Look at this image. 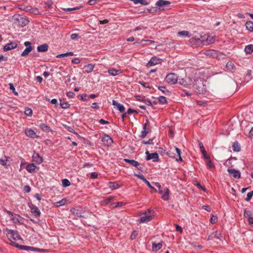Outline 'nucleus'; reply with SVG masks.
Wrapping results in <instances>:
<instances>
[{
    "mask_svg": "<svg viewBox=\"0 0 253 253\" xmlns=\"http://www.w3.org/2000/svg\"><path fill=\"white\" fill-rule=\"evenodd\" d=\"M62 185L64 187H68L71 185V182H70V181L66 178L62 179Z\"/></svg>",
    "mask_w": 253,
    "mask_h": 253,
    "instance_id": "nucleus-44",
    "label": "nucleus"
},
{
    "mask_svg": "<svg viewBox=\"0 0 253 253\" xmlns=\"http://www.w3.org/2000/svg\"><path fill=\"white\" fill-rule=\"evenodd\" d=\"M73 55H74V53L73 52H67L65 53H62V54H58L56 56V57L57 58H61V57H66V56H72Z\"/></svg>",
    "mask_w": 253,
    "mask_h": 253,
    "instance_id": "nucleus-39",
    "label": "nucleus"
},
{
    "mask_svg": "<svg viewBox=\"0 0 253 253\" xmlns=\"http://www.w3.org/2000/svg\"><path fill=\"white\" fill-rule=\"evenodd\" d=\"M32 6H22L20 8V9L25 11V12H30V11H31V9H32Z\"/></svg>",
    "mask_w": 253,
    "mask_h": 253,
    "instance_id": "nucleus-48",
    "label": "nucleus"
},
{
    "mask_svg": "<svg viewBox=\"0 0 253 253\" xmlns=\"http://www.w3.org/2000/svg\"><path fill=\"white\" fill-rule=\"evenodd\" d=\"M194 185H196L198 188L202 189L203 191H206V189L205 186H202L200 183L196 182L195 183H194Z\"/></svg>",
    "mask_w": 253,
    "mask_h": 253,
    "instance_id": "nucleus-56",
    "label": "nucleus"
},
{
    "mask_svg": "<svg viewBox=\"0 0 253 253\" xmlns=\"http://www.w3.org/2000/svg\"><path fill=\"white\" fill-rule=\"evenodd\" d=\"M226 57V54L217 51V56H216L215 58L217 59L218 60H223L225 59Z\"/></svg>",
    "mask_w": 253,
    "mask_h": 253,
    "instance_id": "nucleus-38",
    "label": "nucleus"
},
{
    "mask_svg": "<svg viewBox=\"0 0 253 253\" xmlns=\"http://www.w3.org/2000/svg\"><path fill=\"white\" fill-rule=\"evenodd\" d=\"M247 54H251L253 52V44H249L247 45L244 49Z\"/></svg>",
    "mask_w": 253,
    "mask_h": 253,
    "instance_id": "nucleus-35",
    "label": "nucleus"
},
{
    "mask_svg": "<svg viewBox=\"0 0 253 253\" xmlns=\"http://www.w3.org/2000/svg\"><path fill=\"white\" fill-rule=\"evenodd\" d=\"M169 189L167 188L165 189L164 193H163L161 198L165 201H168L169 199Z\"/></svg>",
    "mask_w": 253,
    "mask_h": 253,
    "instance_id": "nucleus-30",
    "label": "nucleus"
},
{
    "mask_svg": "<svg viewBox=\"0 0 253 253\" xmlns=\"http://www.w3.org/2000/svg\"><path fill=\"white\" fill-rule=\"evenodd\" d=\"M94 66L95 65L92 63L85 65L84 68L85 69V72L87 73H91L93 71Z\"/></svg>",
    "mask_w": 253,
    "mask_h": 253,
    "instance_id": "nucleus-27",
    "label": "nucleus"
},
{
    "mask_svg": "<svg viewBox=\"0 0 253 253\" xmlns=\"http://www.w3.org/2000/svg\"><path fill=\"white\" fill-rule=\"evenodd\" d=\"M162 60L159 58L157 57L156 56L152 57L149 61L147 63L146 66L147 67H149L156 64L161 63Z\"/></svg>",
    "mask_w": 253,
    "mask_h": 253,
    "instance_id": "nucleus-11",
    "label": "nucleus"
},
{
    "mask_svg": "<svg viewBox=\"0 0 253 253\" xmlns=\"http://www.w3.org/2000/svg\"><path fill=\"white\" fill-rule=\"evenodd\" d=\"M113 199V197H109L106 199H105L104 200V202L106 204H109V203H110Z\"/></svg>",
    "mask_w": 253,
    "mask_h": 253,
    "instance_id": "nucleus-64",
    "label": "nucleus"
},
{
    "mask_svg": "<svg viewBox=\"0 0 253 253\" xmlns=\"http://www.w3.org/2000/svg\"><path fill=\"white\" fill-rule=\"evenodd\" d=\"M123 185V182L121 181L109 182L107 183L108 187L112 190H116Z\"/></svg>",
    "mask_w": 253,
    "mask_h": 253,
    "instance_id": "nucleus-10",
    "label": "nucleus"
},
{
    "mask_svg": "<svg viewBox=\"0 0 253 253\" xmlns=\"http://www.w3.org/2000/svg\"><path fill=\"white\" fill-rule=\"evenodd\" d=\"M9 88L10 90H12L13 92V93L16 94V95H17L18 93L17 92H16L15 90V87L13 84L12 83H9Z\"/></svg>",
    "mask_w": 253,
    "mask_h": 253,
    "instance_id": "nucleus-61",
    "label": "nucleus"
},
{
    "mask_svg": "<svg viewBox=\"0 0 253 253\" xmlns=\"http://www.w3.org/2000/svg\"><path fill=\"white\" fill-rule=\"evenodd\" d=\"M124 161L131 165L136 167L138 170L143 171V168L140 166V163L134 160H129L128 159H124Z\"/></svg>",
    "mask_w": 253,
    "mask_h": 253,
    "instance_id": "nucleus-12",
    "label": "nucleus"
},
{
    "mask_svg": "<svg viewBox=\"0 0 253 253\" xmlns=\"http://www.w3.org/2000/svg\"><path fill=\"white\" fill-rule=\"evenodd\" d=\"M108 73L113 76H116L122 73V71L121 70H117L116 69L111 68L108 70Z\"/></svg>",
    "mask_w": 253,
    "mask_h": 253,
    "instance_id": "nucleus-22",
    "label": "nucleus"
},
{
    "mask_svg": "<svg viewBox=\"0 0 253 253\" xmlns=\"http://www.w3.org/2000/svg\"><path fill=\"white\" fill-rule=\"evenodd\" d=\"M199 146L200 147V150L203 155L204 158L205 159H210V157L209 155H208L205 149L204 146L202 143V142L199 141Z\"/></svg>",
    "mask_w": 253,
    "mask_h": 253,
    "instance_id": "nucleus-18",
    "label": "nucleus"
},
{
    "mask_svg": "<svg viewBox=\"0 0 253 253\" xmlns=\"http://www.w3.org/2000/svg\"><path fill=\"white\" fill-rule=\"evenodd\" d=\"M30 13H33L34 14H39L40 13L39 10L36 7H32Z\"/></svg>",
    "mask_w": 253,
    "mask_h": 253,
    "instance_id": "nucleus-57",
    "label": "nucleus"
},
{
    "mask_svg": "<svg viewBox=\"0 0 253 253\" xmlns=\"http://www.w3.org/2000/svg\"><path fill=\"white\" fill-rule=\"evenodd\" d=\"M150 131V128H148V130H142L141 132V135L140 137L142 138H145L146 135L149 133Z\"/></svg>",
    "mask_w": 253,
    "mask_h": 253,
    "instance_id": "nucleus-47",
    "label": "nucleus"
},
{
    "mask_svg": "<svg viewBox=\"0 0 253 253\" xmlns=\"http://www.w3.org/2000/svg\"><path fill=\"white\" fill-rule=\"evenodd\" d=\"M101 141L105 146L110 147L113 143V140L109 135L104 134L101 137Z\"/></svg>",
    "mask_w": 253,
    "mask_h": 253,
    "instance_id": "nucleus-5",
    "label": "nucleus"
},
{
    "mask_svg": "<svg viewBox=\"0 0 253 253\" xmlns=\"http://www.w3.org/2000/svg\"><path fill=\"white\" fill-rule=\"evenodd\" d=\"M28 206L31 209V212L36 217H39L41 215V211L38 208L32 203H29Z\"/></svg>",
    "mask_w": 253,
    "mask_h": 253,
    "instance_id": "nucleus-8",
    "label": "nucleus"
},
{
    "mask_svg": "<svg viewBox=\"0 0 253 253\" xmlns=\"http://www.w3.org/2000/svg\"><path fill=\"white\" fill-rule=\"evenodd\" d=\"M11 234L12 236H13V240H19L22 239L18 231L11 230Z\"/></svg>",
    "mask_w": 253,
    "mask_h": 253,
    "instance_id": "nucleus-26",
    "label": "nucleus"
},
{
    "mask_svg": "<svg viewBox=\"0 0 253 253\" xmlns=\"http://www.w3.org/2000/svg\"><path fill=\"white\" fill-rule=\"evenodd\" d=\"M17 46V44L15 42H11L10 43H7L3 47V50L7 51L13 49L15 48Z\"/></svg>",
    "mask_w": 253,
    "mask_h": 253,
    "instance_id": "nucleus-16",
    "label": "nucleus"
},
{
    "mask_svg": "<svg viewBox=\"0 0 253 253\" xmlns=\"http://www.w3.org/2000/svg\"><path fill=\"white\" fill-rule=\"evenodd\" d=\"M112 104L113 105L116 106L117 109L121 113H123L125 111V108L124 105L122 104L119 103L116 101L113 100L112 101Z\"/></svg>",
    "mask_w": 253,
    "mask_h": 253,
    "instance_id": "nucleus-20",
    "label": "nucleus"
},
{
    "mask_svg": "<svg viewBox=\"0 0 253 253\" xmlns=\"http://www.w3.org/2000/svg\"><path fill=\"white\" fill-rule=\"evenodd\" d=\"M146 155V160L149 161L150 160H153V162H158L160 161L159 155L157 153H150L148 151L145 152Z\"/></svg>",
    "mask_w": 253,
    "mask_h": 253,
    "instance_id": "nucleus-7",
    "label": "nucleus"
},
{
    "mask_svg": "<svg viewBox=\"0 0 253 253\" xmlns=\"http://www.w3.org/2000/svg\"><path fill=\"white\" fill-rule=\"evenodd\" d=\"M24 191L26 193H29L31 190V187L29 185H25L23 188Z\"/></svg>",
    "mask_w": 253,
    "mask_h": 253,
    "instance_id": "nucleus-62",
    "label": "nucleus"
},
{
    "mask_svg": "<svg viewBox=\"0 0 253 253\" xmlns=\"http://www.w3.org/2000/svg\"><path fill=\"white\" fill-rule=\"evenodd\" d=\"M247 30L250 32H253V22L252 21H248L245 24Z\"/></svg>",
    "mask_w": 253,
    "mask_h": 253,
    "instance_id": "nucleus-29",
    "label": "nucleus"
},
{
    "mask_svg": "<svg viewBox=\"0 0 253 253\" xmlns=\"http://www.w3.org/2000/svg\"><path fill=\"white\" fill-rule=\"evenodd\" d=\"M60 106L63 109H68L70 107V105L67 102H63L61 100H60Z\"/></svg>",
    "mask_w": 253,
    "mask_h": 253,
    "instance_id": "nucleus-42",
    "label": "nucleus"
},
{
    "mask_svg": "<svg viewBox=\"0 0 253 253\" xmlns=\"http://www.w3.org/2000/svg\"><path fill=\"white\" fill-rule=\"evenodd\" d=\"M156 186L159 189V193L161 194H163V190L162 189V187L160 185V184L158 182L155 183Z\"/></svg>",
    "mask_w": 253,
    "mask_h": 253,
    "instance_id": "nucleus-59",
    "label": "nucleus"
},
{
    "mask_svg": "<svg viewBox=\"0 0 253 253\" xmlns=\"http://www.w3.org/2000/svg\"><path fill=\"white\" fill-rule=\"evenodd\" d=\"M37 166L33 163L29 164L27 165L26 169L30 173H32L35 171Z\"/></svg>",
    "mask_w": 253,
    "mask_h": 253,
    "instance_id": "nucleus-21",
    "label": "nucleus"
},
{
    "mask_svg": "<svg viewBox=\"0 0 253 253\" xmlns=\"http://www.w3.org/2000/svg\"><path fill=\"white\" fill-rule=\"evenodd\" d=\"M39 127L42 131L46 132H48L51 130L50 127L44 123H41L39 125Z\"/></svg>",
    "mask_w": 253,
    "mask_h": 253,
    "instance_id": "nucleus-25",
    "label": "nucleus"
},
{
    "mask_svg": "<svg viewBox=\"0 0 253 253\" xmlns=\"http://www.w3.org/2000/svg\"><path fill=\"white\" fill-rule=\"evenodd\" d=\"M253 196V191H252L247 194V197L245 199V200L247 202L249 201L252 199Z\"/></svg>",
    "mask_w": 253,
    "mask_h": 253,
    "instance_id": "nucleus-54",
    "label": "nucleus"
},
{
    "mask_svg": "<svg viewBox=\"0 0 253 253\" xmlns=\"http://www.w3.org/2000/svg\"><path fill=\"white\" fill-rule=\"evenodd\" d=\"M25 134L26 136L32 138L38 137V136L36 135L35 132L31 129H26L25 130Z\"/></svg>",
    "mask_w": 253,
    "mask_h": 253,
    "instance_id": "nucleus-19",
    "label": "nucleus"
},
{
    "mask_svg": "<svg viewBox=\"0 0 253 253\" xmlns=\"http://www.w3.org/2000/svg\"><path fill=\"white\" fill-rule=\"evenodd\" d=\"M70 211L73 215L77 217H85L84 215L85 212V211L81 206H77L72 208L70 209Z\"/></svg>",
    "mask_w": 253,
    "mask_h": 253,
    "instance_id": "nucleus-3",
    "label": "nucleus"
},
{
    "mask_svg": "<svg viewBox=\"0 0 253 253\" xmlns=\"http://www.w3.org/2000/svg\"><path fill=\"white\" fill-rule=\"evenodd\" d=\"M202 40L200 38L193 37L189 40V43L192 46L197 47L202 43Z\"/></svg>",
    "mask_w": 253,
    "mask_h": 253,
    "instance_id": "nucleus-13",
    "label": "nucleus"
},
{
    "mask_svg": "<svg viewBox=\"0 0 253 253\" xmlns=\"http://www.w3.org/2000/svg\"><path fill=\"white\" fill-rule=\"evenodd\" d=\"M217 222V216L213 215V214H211V219H210V222L211 224H215Z\"/></svg>",
    "mask_w": 253,
    "mask_h": 253,
    "instance_id": "nucleus-52",
    "label": "nucleus"
},
{
    "mask_svg": "<svg viewBox=\"0 0 253 253\" xmlns=\"http://www.w3.org/2000/svg\"><path fill=\"white\" fill-rule=\"evenodd\" d=\"M212 233L213 234L214 238H217L220 241L221 240L222 237L221 234L220 232L216 231L214 232H212Z\"/></svg>",
    "mask_w": 253,
    "mask_h": 253,
    "instance_id": "nucleus-46",
    "label": "nucleus"
},
{
    "mask_svg": "<svg viewBox=\"0 0 253 253\" xmlns=\"http://www.w3.org/2000/svg\"><path fill=\"white\" fill-rule=\"evenodd\" d=\"M217 51L214 49H208L205 51V54L207 56L215 58L217 56Z\"/></svg>",
    "mask_w": 253,
    "mask_h": 253,
    "instance_id": "nucleus-17",
    "label": "nucleus"
},
{
    "mask_svg": "<svg viewBox=\"0 0 253 253\" xmlns=\"http://www.w3.org/2000/svg\"><path fill=\"white\" fill-rule=\"evenodd\" d=\"M134 176H136L138 178L141 179L143 181H146V179L144 177L143 175L141 174H134Z\"/></svg>",
    "mask_w": 253,
    "mask_h": 253,
    "instance_id": "nucleus-58",
    "label": "nucleus"
},
{
    "mask_svg": "<svg viewBox=\"0 0 253 253\" xmlns=\"http://www.w3.org/2000/svg\"><path fill=\"white\" fill-rule=\"evenodd\" d=\"M32 160L37 164H40L43 162V158L39 153L34 152L32 156Z\"/></svg>",
    "mask_w": 253,
    "mask_h": 253,
    "instance_id": "nucleus-15",
    "label": "nucleus"
},
{
    "mask_svg": "<svg viewBox=\"0 0 253 253\" xmlns=\"http://www.w3.org/2000/svg\"><path fill=\"white\" fill-rule=\"evenodd\" d=\"M33 50V48L31 46L27 47L26 49L22 52L21 56L23 57H25L27 56L30 52L32 51Z\"/></svg>",
    "mask_w": 253,
    "mask_h": 253,
    "instance_id": "nucleus-31",
    "label": "nucleus"
},
{
    "mask_svg": "<svg viewBox=\"0 0 253 253\" xmlns=\"http://www.w3.org/2000/svg\"><path fill=\"white\" fill-rule=\"evenodd\" d=\"M144 214H145V216L141 217L139 219V221L140 223H147L148 221H151L154 218V215H147V212L145 211L143 213Z\"/></svg>",
    "mask_w": 253,
    "mask_h": 253,
    "instance_id": "nucleus-14",
    "label": "nucleus"
},
{
    "mask_svg": "<svg viewBox=\"0 0 253 253\" xmlns=\"http://www.w3.org/2000/svg\"><path fill=\"white\" fill-rule=\"evenodd\" d=\"M207 161L206 162V165H207V167H208V168L210 169H212L214 168V166L213 163L211 162V161L210 159H207Z\"/></svg>",
    "mask_w": 253,
    "mask_h": 253,
    "instance_id": "nucleus-43",
    "label": "nucleus"
},
{
    "mask_svg": "<svg viewBox=\"0 0 253 253\" xmlns=\"http://www.w3.org/2000/svg\"><path fill=\"white\" fill-rule=\"evenodd\" d=\"M178 35L180 36L190 37L191 35L187 31H182L178 33Z\"/></svg>",
    "mask_w": 253,
    "mask_h": 253,
    "instance_id": "nucleus-40",
    "label": "nucleus"
},
{
    "mask_svg": "<svg viewBox=\"0 0 253 253\" xmlns=\"http://www.w3.org/2000/svg\"><path fill=\"white\" fill-rule=\"evenodd\" d=\"M66 95L69 98H74L75 96V93L72 91L67 92Z\"/></svg>",
    "mask_w": 253,
    "mask_h": 253,
    "instance_id": "nucleus-63",
    "label": "nucleus"
},
{
    "mask_svg": "<svg viewBox=\"0 0 253 253\" xmlns=\"http://www.w3.org/2000/svg\"><path fill=\"white\" fill-rule=\"evenodd\" d=\"M33 114V111L31 109L27 108L25 110V114L27 116H31Z\"/></svg>",
    "mask_w": 253,
    "mask_h": 253,
    "instance_id": "nucleus-53",
    "label": "nucleus"
},
{
    "mask_svg": "<svg viewBox=\"0 0 253 253\" xmlns=\"http://www.w3.org/2000/svg\"><path fill=\"white\" fill-rule=\"evenodd\" d=\"M48 46L46 43L39 45L37 47V50L39 52H45L48 50Z\"/></svg>",
    "mask_w": 253,
    "mask_h": 253,
    "instance_id": "nucleus-23",
    "label": "nucleus"
},
{
    "mask_svg": "<svg viewBox=\"0 0 253 253\" xmlns=\"http://www.w3.org/2000/svg\"><path fill=\"white\" fill-rule=\"evenodd\" d=\"M6 212L9 215L10 219L13 221L14 223H21L19 219V217H20L19 215L16 214L14 212L7 210L6 211Z\"/></svg>",
    "mask_w": 253,
    "mask_h": 253,
    "instance_id": "nucleus-9",
    "label": "nucleus"
},
{
    "mask_svg": "<svg viewBox=\"0 0 253 253\" xmlns=\"http://www.w3.org/2000/svg\"><path fill=\"white\" fill-rule=\"evenodd\" d=\"M158 88L163 93L165 94H168L169 92V91L166 88V87L164 86H159Z\"/></svg>",
    "mask_w": 253,
    "mask_h": 253,
    "instance_id": "nucleus-49",
    "label": "nucleus"
},
{
    "mask_svg": "<svg viewBox=\"0 0 253 253\" xmlns=\"http://www.w3.org/2000/svg\"><path fill=\"white\" fill-rule=\"evenodd\" d=\"M162 247V243H152V248L153 250L156 251H158L160 249H161Z\"/></svg>",
    "mask_w": 253,
    "mask_h": 253,
    "instance_id": "nucleus-37",
    "label": "nucleus"
},
{
    "mask_svg": "<svg viewBox=\"0 0 253 253\" xmlns=\"http://www.w3.org/2000/svg\"><path fill=\"white\" fill-rule=\"evenodd\" d=\"M236 158L235 157L230 158L226 162L227 166L229 168H233L235 165V164L233 165V162H234V163H236Z\"/></svg>",
    "mask_w": 253,
    "mask_h": 253,
    "instance_id": "nucleus-28",
    "label": "nucleus"
},
{
    "mask_svg": "<svg viewBox=\"0 0 253 253\" xmlns=\"http://www.w3.org/2000/svg\"><path fill=\"white\" fill-rule=\"evenodd\" d=\"M13 23L17 26L23 27L29 22V20L22 15L15 14L12 16Z\"/></svg>",
    "mask_w": 253,
    "mask_h": 253,
    "instance_id": "nucleus-2",
    "label": "nucleus"
},
{
    "mask_svg": "<svg viewBox=\"0 0 253 253\" xmlns=\"http://www.w3.org/2000/svg\"><path fill=\"white\" fill-rule=\"evenodd\" d=\"M226 67L229 71L233 72V70H235V66L231 61H229L226 63Z\"/></svg>",
    "mask_w": 253,
    "mask_h": 253,
    "instance_id": "nucleus-33",
    "label": "nucleus"
},
{
    "mask_svg": "<svg viewBox=\"0 0 253 253\" xmlns=\"http://www.w3.org/2000/svg\"><path fill=\"white\" fill-rule=\"evenodd\" d=\"M227 171L230 175H233L234 178L237 177V170L234 169L228 168Z\"/></svg>",
    "mask_w": 253,
    "mask_h": 253,
    "instance_id": "nucleus-34",
    "label": "nucleus"
},
{
    "mask_svg": "<svg viewBox=\"0 0 253 253\" xmlns=\"http://www.w3.org/2000/svg\"><path fill=\"white\" fill-rule=\"evenodd\" d=\"M9 157L4 155V159H0V164L3 166H9V164H7V162L8 161V159Z\"/></svg>",
    "mask_w": 253,
    "mask_h": 253,
    "instance_id": "nucleus-32",
    "label": "nucleus"
},
{
    "mask_svg": "<svg viewBox=\"0 0 253 253\" xmlns=\"http://www.w3.org/2000/svg\"><path fill=\"white\" fill-rule=\"evenodd\" d=\"M138 83L141 84L142 86L145 87H146V88H150L151 87L150 86L148 85H147V83L143 82V81H139L138 82Z\"/></svg>",
    "mask_w": 253,
    "mask_h": 253,
    "instance_id": "nucleus-60",
    "label": "nucleus"
},
{
    "mask_svg": "<svg viewBox=\"0 0 253 253\" xmlns=\"http://www.w3.org/2000/svg\"><path fill=\"white\" fill-rule=\"evenodd\" d=\"M194 88L195 92L197 94H205L206 92V87L202 83L196 84L194 85Z\"/></svg>",
    "mask_w": 253,
    "mask_h": 253,
    "instance_id": "nucleus-6",
    "label": "nucleus"
},
{
    "mask_svg": "<svg viewBox=\"0 0 253 253\" xmlns=\"http://www.w3.org/2000/svg\"><path fill=\"white\" fill-rule=\"evenodd\" d=\"M232 192H230L231 196L234 197H231L232 200L234 202L235 201V199L236 198V190L234 188H231Z\"/></svg>",
    "mask_w": 253,
    "mask_h": 253,
    "instance_id": "nucleus-51",
    "label": "nucleus"
},
{
    "mask_svg": "<svg viewBox=\"0 0 253 253\" xmlns=\"http://www.w3.org/2000/svg\"><path fill=\"white\" fill-rule=\"evenodd\" d=\"M158 102L161 104H168V101L166 97L164 96H160L158 98Z\"/></svg>",
    "mask_w": 253,
    "mask_h": 253,
    "instance_id": "nucleus-36",
    "label": "nucleus"
},
{
    "mask_svg": "<svg viewBox=\"0 0 253 253\" xmlns=\"http://www.w3.org/2000/svg\"><path fill=\"white\" fill-rule=\"evenodd\" d=\"M148 128H150L149 126V122L148 119H146L145 124H143L142 130H148Z\"/></svg>",
    "mask_w": 253,
    "mask_h": 253,
    "instance_id": "nucleus-50",
    "label": "nucleus"
},
{
    "mask_svg": "<svg viewBox=\"0 0 253 253\" xmlns=\"http://www.w3.org/2000/svg\"><path fill=\"white\" fill-rule=\"evenodd\" d=\"M177 76L174 73H169L166 77V82L169 84H175L177 82Z\"/></svg>",
    "mask_w": 253,
    "mask_h": 253,
    "instance_id": "nucleus-4",
    "label": "nucleus"
},
{
    "mask_svg": "<svg viewBox=\"0 0 253 253\" xmlns=\"http://www.w3.org/2000/svg\"><path fill=\"white\" fill-rule=\"evenodd\" d=\"M175 148V150L176 152V153L177 154V155L178 156V159H176V161H180V162H182L183 161V160L181 157V150L180 149H179L178 148L176 147H174Z\"/></svg>",
    "mask_w": 253,
    "mask_h": 253,
    "instance_id": "nucleus-41",
    "label": "nucleus"
},
{
    "mask_svg": "<svg viewBox=\"0 0 253 253\" xmlns=\"http://www.w3.org/2000/svg\"><path fill=\"white\" fill-rule=\"evenodd\" d=\"M145 182V183L148 186V187L149 188H150V189H151L152 190H153L155 192H157V189L154 188L153 186H152L150 183L146 179V181H144Z\"/></svg>",
    "mask_w": 253,
    "mask_h": 253,
    "instance_id": "nucleus-55",
    "label": "nucleus"
},
{
    "mask_svg": "<svg viewBox=\"0 0 253 253\" xmlns=\"http://www.w3.org/2000/svg\"><path fill=\"white\" fill-rule=\"evenodd\" d=\"M10 244H11V246L15 247L16 248H17L22 250L38 252L43 253H48L49 252V251L47 249H40V248H35L34 247L19 245L14 242H11V243Z\"/></svg>",
    "mask_w": 253,
    "mask_h": 253,
    "instance_id": "nucleus-1",
    "label": "nucleus"
},
{
    "mask_svg": "<svg viewBox=\"0 0 253 253\" xmlns=\"http://www.w3.org/2000/svg\"><path fill=\"white\" fill-rule=\"evenodd\" d=\"M6 236L8 238V240L10 241L9 244L11 245L10 243H11V242H12L11 240V239H13V236H12V234H11V230L6 229Z\"/></svg>",
    "mask_w": 253,
    "mask_h": 253,
    "instance_id": "nucleus-45",
    "label": "nucleus"
},
{
    "mask_svg": "<svg viewBox=\"0 0 253 253\" xmlns=\"http://www.w3.org/2000/svg\"><path fill=\"white\" fill-rule=\"evenodd\" d=\"M170 1L168 0H159L156 3V5L159 7H162L163 6L168 5L170 4Z\"/></svg>",
    "mask_w": 253,
    "mask_h": 253,
    "instance_id": "nucleus-24",
    "label": "nucleus"
}]
</instances>
